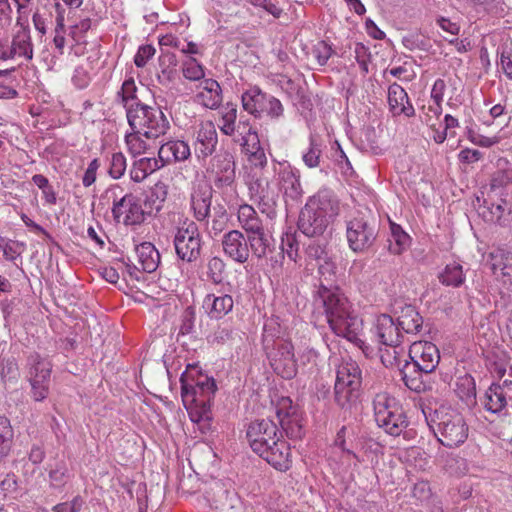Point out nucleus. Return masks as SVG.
Masks as SVG:
<instances>
[{
	"label": "nucleus",
	"instance_id": "obj_61",
	"mask_svg": "<svg viewBox=\"0 0 512 512\" xmlns=\"http://www.w3.org/2000/svg\"><path fill=\"white\" fill-rule=\"evenodd\" d=\"M423 121L430 127H435L436 121L442 114V103L429 101L427 106H423Z\"/></svg>",
	"mask_w": 512,
	"mask_h": 512
},
{
	"label": "nucleus",
	"instance_id": "obj_26",
	"mask_svg": "<svg viewBox=\"0 0 512 512\" xmlns=\"http://www.w3.org/2000/svg\"><path fill=\"white\" fill-rule=\"evenodd\" d=\"M233 307V297L220 291L218 293H209L205 295L201 306L204 313L211 320L223 319L226 315L232 312Z\"/></svg>",
	"mask_w": 512,
	"mask_h": 512
},
{
	"label": "nucleus",
	"instance_id": "obj_34",
	"mask_svg": "<svg viewBox=\"0 0 512 512\" xmlns=\"http://www.w3.org/2000/svg\"><path fill=\"white\" fill-rule=\"evenodd\" d=\"M162 166L163 163L160 159L154 157L139 158L132 163L130 178L132 181L140 183Z\"/></svg>",
	"mask_w": 512,
	"mask_h": 512
},
{
	"label": "nucleus",
	"instance_id": "obj_36",
	"mask_svg": "<svg viewBox=\"0 0 512 512\" xmlns=\"http://www.w3.org/2000/svg\"><path fill=\"white\" fill-rule=\"evenodd\" d=\"M397 323L402 334H416L423 325V319L415 307L408 305L401 310Z\"/></svg>",
	"mask_w": 512,
	"mask_h": 512
},
{
	"label": "nucleus",
	"instance_id": "obj_2",
	"mask_svg": "<svg viewBox=\"0 0 512 512\" xmlns=\"http://www.w3.org/2000/svg\"><path fill=\"white\" fill-rule=\"evenodd\" d=\"M181 397L188 411L190 420L194 422L202 434L211 430V401L217 390L212 377L203 374L195 366H188L180 378Z\"/></svg>",
	"mask_w": 512,
	"mask_h": 512
},
{
	"label": "nucleus",
	"instance_id": "obj_58",
	"mask_svg": "<svg viewBox=\"0 0 512 512\" xmlns=\"http://www.w3.org/2000/svg\"><path fill=\"white\" fill-rule=\"evenodd\" d=\"M127 168L126 157L122 152H115L112 154L110 162L108 174L113 179H120Z\"/></svg>",
	"mask_w": 512,
	"mask_h": 512
},
{
	"label": "nucleus",
	"instance_id": "obj_22",
	"mask_svg": "<svg viewBox=\"0 0 512 512\" xmlns=\"http://www.w3.org/2000/svg\"><path fill=\"white\" fill-rule=\"evenodd\" d=\"M276 415L281 425V428L286 433L287 437L291 439L301 438L303 435V427L300 423L299 415L296 409L292 406V401L289 398H282L276 410Z\"/></svg>",
	"mask_w": 512,
	"mask_h": 512
},
{
	"label": "nucleus",
	"instance_id": "obj_56",
	"mask_svg": "<svg viewBox=\"0 0 512 512\" xmlns=\"http://www.w3.org/2000/svg\"><path fill=\"white\" fill-rule=\"evenodd\" d=\"M53 45L55 47L56 54H58L59 56L64 54L66 38L64 15H62V12H59L56 16V26L54 29Z\"/></svg>",
	"mask_w": 512,
	"mask_h": 512
},
{
	"label": "nucleus",
	"instance_id": "obj_46",
	"mask_svg": "<svg viewBox=\"0 0 512 512\" xmlns=\"http://www.w3.org/2000/svg\"><path fill=\"white\" fill-rule=\"evenodd\" d=\"M390 229L389 250L393 254H401L409 246L410 236L395 223L390 224Z\"/></svg>",
	"mask_w": 512,
	"mask_h": 512
},
{
	"label": "nucleus",
	"instance_id": "obj_3",
	"mask_svg": "<svg viewBox=\"0 0 512 512\" xmlns=\"http://www.w3.org/2000/svg\"><path fill=\"white\" fill-rule=\"evenodd\" d=\"M339 210V201L334 194L329 190H321L310 197L301 209L298 229L307 237L322 236Z\"/></svg>",
	"mask_w": 512,
	"mask_h": 512
},
{
	"label": "nucleus",
	"instance_id": "obj_32",
	"mask_svg": "<svg viewBox=\"0 0 512 512\" xmlns=\"http://www.w3.org/2000/svg\"><path fill=\"white\" fill-rule=\"evenodd\" d=\"M236 135L234 141L242 146L245 153L262 148L258 133L249 120H239Z\"/></svg>",
	"mask_w": 512,
	"mask_h": 512
},
{
	"label": "nucleus",
	"instance_id": "obj_11",
	"mask_svg": "<svg viewBox=\"0 0 512 512\" xmlns=\"http://www.w3.org/2000/svg\"><path fill=\"white\" fill-rule=\"evenodd\" d=\"M378 235L375 220L364 213L348 220L346 223V238L349 248L357 253L370 249Z\"/></svg>",
	"mask_w": 512,
	"mask_h": 512
},
{
	"label": "nucleus",
	"instance_id": "obj_1",
	"mask_svg": "<svg viewBox=\"0 0 512 512\" xmlns=\"http://www.w3.org/2000/svg\"><path fill=\"white\" fill-rule=\"evenodd\" d=\"M315 305L322 307L331 330L364 351L363 321L348 298L337 288L321 283L315 292Z\"/></svg>",
	"mask_w": 512,
	"mask_h": 512
},
{
	"label": "nucleus",
	"instance_id": "obj_50",
	"mask_svg": "<svg viewBox=\"0 0 512 512\" xmlns=\"http://www.w3.org/2000/svg\"><path fill=\"white\" fill-rule=\"evenodd\" d=\"M99 23V21L89 15H81L79 20L70 27L69 34L74 41L82 42L85 39L86 33L96 28Z\"/></svg>",
	"mask_w": 512,
	"mask_h": 512
},
{
	"label": "nucleus",
	"instance_id": "obj_64",
	"mask_svg": "<svg viewBox=\"0 0 512 512\" xmlns=\"http://www.w3.org/2000/svg\"><path fill=\"white\" fill-rule=\"evenodd\" d=\"M156 52V49L152 45H142L138 48L135 56L134 63L138 68L144 67L148 60L151 59Z\"/></svg>",
	"mask_w": 512,
	"mask_h": 512
},
{
	"label": "nucleus",
	"instance_id": "obj_23",
	"mask_svg": "<svg viewBox=\"0 0 512 512\" xmlns=\"http://www.w3.org/2000/svg\"><path fill=\"white\" fill-rule=\"evenodd\" d=\"M375 336L379 343L396 349L403 342V334L400 331L397 321L390 315L382 314L377 317L375 323ZM396 354V350H394Z\"/></svg>",
	"mask_w": 512,
	"mask_h": 512
},
{
	"label": "nucleus",
	"instance_id": "obj_15",
	"mask_svg": "<svg viewBox=\"0 0 512 512\" xmlns=\"http://www.w3.org/2000/svg\"><path fill=\"white\" fill-rule=\"evenodd\" d=\"M263 446L262 450L260 448H256L254 452L272 467L281 472H285L291 468V449L282 436L266 442Z\"/></svg>",
	"mask_w": 512,
	"mask_h": 512
},
{
	"label": "nucleus",
	"instance_id": "obj_41",
	"mask_svg": "<svg viewBox=\"0 0 512 512\" xmlns=\"http://www.w3.org/2000/svg\"><path fill=\"white\" fill-rule=\"evenodd\" d=\"M308 140V147L302 153V160L308 168L319 167L323 152V141L321 137L315 133H311Z\"/></svg>",
	"mask_w": 512,
	"mask_h": 512
},
{
	"label": "nucleus",
	"instance_id": "obj_20",
	"mask_svg": "<svg viewBox=\"0 0 512 512\" xmlns=\"http://www.w3.org/2000/svg\"><path fill=\"white\" fill-rule=\"evenodd\" d=\"M224 254L234 262L243 264L248 261L250 249L248 238L239 230H230L222 237Z\"/></svg>",
	"mask_w": 512,
	"mask_h": 512
},
{
	"label": "nucleus",
	"instance_id": "obj_12",
	"mask_svg": "<svg viewBox=\"0 0 512 512\" xmlns=\"http://www.w3.org/2000/svg\"><path fill=\"white\" fill-rule=\"evenodd\" d=\"M270 172L256 174L247 173L246 184L250 197L261 207L262 212L272 209L279 198V189L276 187L275 179L270 181Z\"/></svg>",
	"mask_w": 512,
	"mask_h": 512
},
{
	"label": "nucleus",
	"instance_id": "obj_53",
	"mask_svg": "<svg viewBox=\"0 0 512 512\" xmlns=\"http://www.w3.org/2000/svg\"><path fill=\"white\" fill-rule=\"evenodd\" d=\"M248 158L249 167L247 168V173H268V160L263 148L252 150L245 153Z\"/></svg>",
	"mask_w": 512,
	"mask_h": 512
},
{
	"label": "nucleus",
	"instance_id": "obj_52",
	"mask_svg": "<svg viewBox=\"0 0 512 512\" xmlns=\"http://www.w3.org/2000/svg\"><path fill=\"white\" fill-rule=\"evenodd\" d=\"M234 334L235 331L231 325L222 323L206 334V339L213 345H225L233 340Z\"/></svg>",
	"mask_w": 512,
	"mask_h": 512
},
{
	"label": "nucleus",
	"instance_id": "obj_33",
	"mask_svg": "<svg viewBox=\"0 0 512 512\" xmlns=\"http://www.w3.org/2000/svg\"><path fill=\"white\" fill-rule=\"evenodd\" d=\"M138 265L145 273L154 272L160 263V254L150 242H143L136 247Z\"/></svg>",
	"mask_w": 512,
	"mask_h": 512
},
{
	"label": "nucleus",
	"instance_id": "obj_14",
	"mask_svg": "<svg viewBox=\"0 0 512 512\" xmlns=\"http://www.w3.org/2000/svg\"><path fill=\"white\" fill-rule=\"evenodd\" d=\"M276 187L282 192L286 204L297 203L303 196L300 182V172L288 163H278L273 166Z\"/></svg>",
	"mask_w": 512,
	"mask_h": 512
},
{
	"label": "nucleus",
	"instance_id": "obj_55",
	"mask_svg": "<svg viewBox=\"0 0 512 512\" xmlns=\"http://www.w3.org/2000/svg\"><path fill=\"white\" fill-rule=\"evenodd\" d=\"M181 71L183 77L189 81L204 80L205 77L203 65L193 57H188L182 62Z\"/></svg>",
	"mask_w": 512,
	"mask_h": 512
},
{
	"label": "nucleus",
	"instance_id": "obj_44",
	"mask_svg": "<svg viewBox=\"0 0 512 512\" xmlns=\"http://www.w3.org/2000/svg\"><path fill=\"white\" fill-rule=\"evenodd\" d=\"M247 238L248 246L252 254L258 259L264 258L271 245L264 227L259 228L256 232L247 233Z\"/></svg>",
	"mask_w": 512,
	"mask_h": 512
},
{
	"label": "nucleus",
	"instance_id": "obj_19",
	"mask_svg": "<svg viewBox=\"0 0 512 512\" xmlns=\"http://www.w3.org/2000/svg\"><path fill=\"white\" fill-rule=\"evenodd\" d=\"M246 436L251 449L254 451L256 448L262 450V447H264L263 444L277 437H281L282 434L272 420L261 419L249 424Z\"/></svg>",
	"mask_w": 512,
	"mask_h": 512
},
{
	"label": "nucleus",
	"instance_id": "obj_37",
	"mask_svg": "<svg viewBox=\"0 0 512 512\" xmlns=\"http://www.w3.org/2000/svg\"><path fill=\"white\" fill-rule=\"evenodd\" d=\"M510 397L504 386L493 383L487 389L484 398V407L492 413H499L507 406V399Z\"/></svg>",
	"mask_w": 512,
	"mask_h": 512
},
{
	"label": "nucleus",
	"instance_id": "obj_5",
	"mask_svg": "<svg viewBox=\"0 0 512 512\" xmlns=\"http://www.w3.org/2000/svg\"><path fill=\"white\" fill-rule=\"evenodd\" d=\"M126 118L130 129L143 132L147 139H156L166 134L170 128L167 117L159 107L144 103L130 108Z\"/></svg>",
	"mask_w": 512,
	"mask_h": 512
},
{
	"label": "nucleus",
	"instance_id": "obj_42",
	"mask_svg": "<svg viewBox=\"0 0 512 512\" xmlns=\"http://www.w3.org/2000/svg\"><path fill=\"white\" fill-rule=\"evenodd\" d=\"M400 403L389 393L382 391L376 393L372 399L373 415L375 422L382 419L390 410L397 409Z\"/></svg>",
	"mask_w": 512,
	"mask_h": 512
},
{
	"label": "nucleus",
	"instance_id": "obj_4",
	"mask_svg": "<svg viewBox=\"0 0 512 512\" xmlns=\"http://www.w3.org/2000/svg\"><path fill=\"white\" fill-rule=\"evenodd\" d=\"M431 422L434 424L431 428L443 446L459 447L468 438L469 427L463 415L451 407L441 405L435 409Z\"/></svg>",
	"mask_w": 512,
	"mask_h": 512
},
{
	"label": "nucleus",
	"instance_id": "obj_39",
	"mask_svg": "<svg viewBox=\"0 0 512 512\" xmlns=\"http://www.w3.org/2000/svg\"><path fill=\"white\" fill-rule=\"evenodd\" d=\"M116 101L124 107L126 113L130 111V108L143 104L137 97V86L132 77L122 83L116 94Z\"/></svg>",
	"mask_w": 512,
	"mask_h": 512
},
{
	"label": "nucleus",
	"instance_id": "obj_43",
	"mask_svg": "<svg viewBox=\"0 0 512 512\" xmlns=\"http://www.w3.org/2000/svg\"><path fill=\"white\" fill-rule=\"evenodd\" d=\"M237 106L227 103L221 108L218 127L220 131L226 135L233 137L237 133Z\"/></svg>",
	"mask_w": 512,
	"mask_h": 512
},
{
	"label": "nucleus",
	"instance_id": "obj_13",
	"mask_svg": "<svg viewBox=\"0 0 512 512\" xmlns=\"http://www.w3.org/2000/svg\"><path fill=\"white\" fill-rule=\"evenodd\" d=\"M270 365L274 372L284 379H292L297 373V361L291 341L278 338L267 352Z\"/></svg>",
	"mask_w": 512,
	"mask_h": 512
},
{
	"label": "nucleus",
	"instance_id": "obj_24",
	"mask_svg": "<svg viewBox=\"0 0 512 512\" xmlns=\"http://www.w3.org/2000/svg\"><path fill=\"white\" fill-rule=\"evenodd\" d=\"M10 49L14 58H23L26 61L33 59V43L27 22L18 20L14 25Z\"/></svg>",
	"mask_w": 512,
	"mask_h": 512
},
{
	"label": "nucleus",
	"instance_id": "obj_31",
	"mask_svg": "<svg viewBox=\"0 0 512 512\" xmlns=\"http://www.w3.org/2000/svg\"><path fill=\"white\" fill-rule=\"evenodd\" d=\"M198 102L209 109H216L222 102V90L214 79H204L201 82V91L196 96Z\"/></svg>",
	"mask_w": 512,
	"mask_h": 512
},
{
	"label": "nucleus",
	"instance_id": "obj_21",
	"mask_svg": "<svg viewBox=\"0 0 512 512\" xmlns=\"http://www.w3.org/2000/svg\"><path fill=\"white\" fill-rule=\"evenodd\" d=\"M355 431L350 426H342L334 439V449L341 451V461L343 465H346V469H357L359 464L362 462L360 457L353 450V439Z\"/></svg>",
	"mask_w": 512,
	"mask_h": 512
},
{
	"label": "nucleus",
	"instance_id": "obj_25",
	"mask_svg": "<svg viewBox=\"0 0 512 512\" xmlns=\"http://www.w3.org/2000/svg\"><path fill=\"white\" fill-rule=\"evenodd\" d=\"M218 135L212 121H202L195 130V154L206 159L216 150Z\"/></svg>",
	"mask_w": 512,
	"mask_h": 512
},
{
	"label": "nucleus",
	"instance_id": "obj_57",
	"mask_svg": "<svg viewBox=\"0 0 512 512\" xmlns=\"http://www.w3.org/2000/svg\"><path fill=\"white\" fill-rule=\"evenodd\" d=\"M281 249L290 260L297 262L299 256V243L295 233L286 232L283 234L281 238Z\"/></svg>",
	"mask_w": 512,
	"mask_h": 512
},
{
	"label": "nucleus",
	"instance_id": "obj_35",
	"mask_svg": "<svg viewBox=\"0 0 512 512\" xmlns=\"http://www.w3.org/2000/svg\"><path fill=\"white\" fill-rule=\"evenodd\" d=\"M490 257L494 274L501 275L505 283H512V252L498 249Z\"/></svg>",
	"mask_w": 512,
	"mask_h": 512
},
{
	"label": "nucleus",
	"instance_id": "obj_40",
	"mask_svg": "<svg viewBox=\"0 0 512 512\" xmlns=\"http://www.w3.org/2000/svg\"><path fill=\"white\" fill-rule=\"evenodd\" d=\"M237 219L246 233L256 232L259 228L263 227L262 221L258 213L249 204H242L237 210Z\"/></svg>",
	"mask_w": 512,
	"mask_h": 512
},
{
	"label": "nucleus",
	"instance_id": "obj_17",
	"mask_svg": "<svg viewBox=\"0 0 512 512\" xmlns=\"http://www.w3.org/2000/svg\"><path fill=\"white\" fill-rule=\"evenodd\" d=\"M414 367L425 374L432 373L440 362L438 347L429 341H415L409 348Z\"/></svg>",
	"mask_w": 512,
	"mask_h": 512
},
{
	"label": "nucleus",
	"instance_id": "obj_16",
	"mask_svg": "<svg viewBox=\"0 0 512 512\" xmlns=\"http://www.w3.org/2000/svg\"><path fill=\"white\" fill-rule=\"evenodd\" d=\"M207 172L217 188L232 186L236 177L233 155L229 152L216 154L211 158Z\"/></svg>",
	"mask_w": 512,
	"mask_h": 512
},
{
	"label": "nucleus",
	"instance_id": "obj_27",
	"mask_svg": "<svg viewBox=\"0 0 512 512\" xmlns=\"http://www.w3.org/2000/svg\"><path fill=\"white\" fill-rule=\"evenodd\" d=\"M387 100L389 111L393 116L410 118L415 115V109L410 102L407 92L399 84L392 83L388 87Z\"/></svg>",
	"mask_w": 512,
	"mask_h": 512
},
{
	"label": "nucleus",
	"instance_id": "obj_7",
	"mask_svg": "<svg viewBox=\"0 0 512 512\" xmlns=\"http://www.w3.org/2000/svg\"><path fill=\"white\" fill-rule=\"evenodd\" d=\"M175 252L182 261L195 262L201 255L202 236L197 224L188 218L180 220L174 233Z\"/></svg>",
	"mask_w": 512,
	"mask_h": 512
},
{
	"label": "nucleus",
	"instance_id": "obj_51",
	"mask_svg": "<svg viewBox=\"0 0 512 512\" xmlns=\"http://www.w3.org/2000/svg\"><path fill=\"white\" fill-rule=\"evenodd\" d=\"M225 262L218 256L208 258L205 268L207 280L213 284H220L225 277Z\"/></svg>",
	"mask_w": 512,
	"mask_h": 512
},
{
	"label": "nucleus",
	"instance_id": "obj_38",
	"mask_svg": "<svg viewBox=\"0 0 512 512\" xmlns=\"http://www.w3.org/2000/svg\"><path fill=\"white\" fill-rule=\"evenodd\" d=\"M157 80L163 86H169L177 76V59L173 53H162L159 58Z\"/></svg>",
	"mask_w": 512,
	"mask_h": 512
},
{
	"label": "nucleus",
	"instance_id": "obj_60",
	"mask_svg": "<svg viewBox=\"0 0 512 512\" xmlns=\"http://www.w3.org/2000/svg\"><path fill=\"white\" fill-rule=\"evenodd\" d=\"M422 372L415 370V375H409L406 371L402 372V380L404 381L407 388L416 392L422 393L425 392L428 388L427 384L422 379Z\"/></svg>",
	"mask_w": 512,
	"mask_h": 512
},
{
	"label": "nucleus",
	"instance_id": "obj_28",
	"mask_svg": "<svg viewBox=\"0 0 512 512\" xmlns=\"http://www.w3.org/2000/svg\"><path fill=\"white\" fill-rule=\"evenodd\" d=\"M191 150L187 142L183 140H170L162 144L158 156L163 165L165 163L181 162L187 160Z\"/></svg>",
	"mask_w": 512,
	"mask_h": 512
},
{
	"label": "nucleus",
	"instance_id": "obj_47",
	"mask_svg": "<svg viewBox=\"0 0 512 512\" xmlns=\"http://www.w3.org/2000/svg\"><path fill=\"white\" fill-rule=\"evenodd\" d=\"M72 476L73 474L69 470L67 463L59 461L49 470V484L53 488H62L70 481Z\"/></svg>",
	"mask_w": 512,
	"mask_h": 512
},
{
	"label": "nucleus",
	"instance_id": "obj_59",
	"mask_svg": "<svg viewBox=\"0 0 512 512\" xmlns=\"http://www.w3.org/2000/svg\"><path fill=\"white\" fill-rule=\"evenodd\" d=\"M22 244L0 236V248L5 260L14 261L22 252Z\"/></svg>",
	"mask_w": 512,
	"mask_h": 512
},
{
	"label": "nucleus",
	"instance_id": "obj_48",
	"mask_svg": "<svg viewBox=\"0 0 512 512\" xmlns=\"http://www.w3.org/2000/svg\"><path fill=\"white\" fill-rule=\"evenodd\" d=\"M439 280L446 286L458 287L462 285L465 280L462 266L456 262L447 264L440 274Z\"/></svg>",
	"mask_w": 512,
	"mask_h": 512
},
{
	"label": "nucleus",
	"instance_id": "obj_62",
	"mask_svg": "<svg viewBox=\"0 0 512 512\" xmlns=\"http://www.w3.org/2000/svg\"><path fill=\"white\" fill-rule=\"evenodd\" d=\"M83 13L101 22L106 17L107 7L103 0L97 2L89 0L83 9Z\"/></svg>",
	"mask_w": 512,
	"mask_h": 512
},
{
	"label": "nucleus",
	"instance_id": "obj_9",
	"mask_svg": "<svg viewBox=\"0 0 512 512\" xmlns=\"http://www.w3.org/2000/svg\"><path fill=\"white\" fill-rule=\"evenodd\" d=\"M241 102L243 109L257 119L266 115L272 120H278L284 115L281 101L263 92L258 86H252L244 91Z\"/></svg>",
	"mask_w": 512,
	"mask_h": 512
},
{
	"label": "nucleus",
	"instance_id": "obj_49",
	"mask_svg": "<svg viewBox=\"0 0 512 512\" xmlns=\"http://www.w3.org/2000/svg\"><path fill=\"white\" fill-rule=\"evenodd\" d=\"M14 431L10 420L0 416V461L6 458L12 447Z\"/></svg>",
	"mask_w": 512,
	"mask_h": 512
},
{
	"label": "nucleus",
	"instance_id": "obj_30",
	"mask_svg": "<svg viewBox=\"0 0 512 512\" xmlns=\"http://www.w3.org/2000/svg\"><path fill=\"white\" fill-rule=\"evenodd\" d=\"M212 194L207 189L198 188L191 194L190 207L198 222H207L210 215Z\"/></svg>",
	"mask_w": 512,
	"mask_h": 512
},
{
	"label": "nucleus",
	"instance_id": "obj_45",
	"mask_svg": "<svg viewBox=\"0 0 512 512\" xmlns=\"http://www.w3.org/2000/svg\"><path fill=\"white\" fill-rule=\"evenodd\" d=\"M455 392L467 405L474 404L476 402V384L474 378L470 374L457 377Z\"/></svg>",
	"mask_w": 512,
	"mask_h": 512
},
{
	"label": "nucleus",
	"instance_id": "obj_10",
	"mask_svg": "<svg viewBox=\"0 0 512 512\" xmlns=\"http://www.w3.org/2000/svg\"><path fill=\"white\" fill-rule=\"evenodd\" d=\"M52 367L51 361L39 353H31L27 357L26 378L31 387V397L37 402L49 395Z\"/></svg>",
	"mask_w": 512,
	"mask_h": 512
},
{
	"label": "nucleus",
	"instance_id": "obj_54",
	"mask_svg": "<svg viewBox=\"0 0 512 512\" xmlns=\"http://www.w3.org/2000/svg\"><path fill=\"white\" fill-rule=\"evenodd\" d=\"M143 137V132H137V130H131L125 134L127 150L133 157L139 156L147 151L148 144Z\"/></svg>",
	"mask_w": 512,
	"mask_h": 512
},
{
	"label": "nucleus",
	"instance_id": "obj_8",
	"mask_svg": "<svg viewBox=\"0 0 512 512\" xmlns=\"http://www.w3.org/2000/svg\"><path fill=\"white\" fill-rule=\"evenodd\" d=\"M119 192H122L119 185H112L105 192L106 197L113 200L114 220L126 226L141 224L145 220V213L138 197L128 193L118 198Z\"/></svg>",
	"mask_w": 512,
	"mask_h": 512
},
{
	"label": "nucleus",
	"instance_id": "obj_63",
	"mask_svg": "<svg viewBox=\"0 0 512 512\" xmlns=\"http://www.w3.org/2000/svg\"><path fill=\"white\" fill-rule=\"evenodd\" d=\"M312 54L317 60V63L321 66H324L331 58L333 49L331 45H329L326 41H319L316 45H314Z\"/></svg>",
	"mask_w": 512,
	"mask_h": 512
},
{
	"label": "nucleus",
	"instance_id": "obj_29",
	"mask_svg": "<svg viewBox=\"0 0 512 512\" xmlns=\"http://www.w3.org/2000/svg\"><path fill=\"white\" fill-rule=\"evenodd\" d=\"M388 415L376 421L379 428L383 429L391 436H399L408 426L407 417L403 412L401 405L397 409L390 410Z\"/></svg>",
	"mask_w": 512,
	"mask_h": 512
},
{
	"label": "nucleus",
	"instance_id": "obj_6",
	"mask_svg": "<svg viewBox=\"0 0 512 512\" xmlns=\"http://www.w3.org/2000/svg\"><path fill=\"white\" fill-rule=\"evenodd\" d=\"M361 369L351 358L343 359L337 368L335 381V401L342 408L351 406L359 396Z\"/></svg>",
	"mask_w": 512,
	"mask_h": 512
},
{
	"label": "nucleus",
	"instance_id": "obj_18",
	"mask_svg": "<svg viewBox=\"0 0 512 512\" xmlns=\"http://www.w3.org/2000/svg\"><path fill=\"white\" fill-rule=\"evenodd\" d=\"M479 215L486 222L512 228V195L500 197L496 201L485 200L479 209Z\"/></svg>",
	"mask_w": 512,
	"mask_h": 512
}]
</instances>
